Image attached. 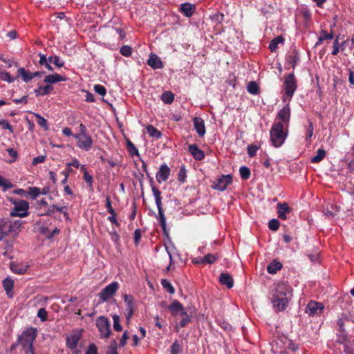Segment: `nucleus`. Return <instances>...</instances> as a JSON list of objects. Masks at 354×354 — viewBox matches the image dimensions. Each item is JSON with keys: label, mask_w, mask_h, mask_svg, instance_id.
<instances>
[{"label": "nucleus", "mask_w": 354, "mask_h": 354, "mask_svg": "<svg viewBox=\"0 0 354 354\" xmlns=\"http://www.w3.org/2000/svg\"><path fill=\"white\" fill-rule=\"evenodd\" d=\"M0 126H1L3 129H7L10 133H13V128L6 120H0Z\"/></svg>", "instance_id": "57"}, {"label": "nucleus", "mask_w": 354, "mask_h": 354, "mask_svg": "<svg viewBox=\"0 0 354 354\" xmlns=\"http://www.w3.org/2000/svg\"><path fill=\"white\" fill-rule=\"evenodd\" d=\"M196 10V6L190 3H183L180 5V11L185 17H190Z\"/></svg>", "instance_id": "20"}, {"label": "nucleus", "mask_w": 354, "mask_h": 354, "mask_svg": "<svg viewBox=\"0 0 354 354\" xmlns=\"http://www.w3.org/2000/svg\"><path fill=\"white\" fill-rule=\"evenodd\" d=\"M3 286L8 297L12 298L13 297L14 281L10 277H6L3 280Z\"/></svg>", "instance_id": "26"}, {"label": "nucleus", "mask_w": 354, "mask_h": 354, "mask_svg": "<svg viewBox=\"0 0 354 354\" xmlns=\"http://www.w3.org/2000/svg\"><path fill=\"white\" fill-rule=\"evenodd\" d=\"M79 129H80L79 133L74 134L73 136H82L89 135L88 133V130L84 124L81 123L79 126Z\"/></svg>", "instance_id": "60"}, {"label": "nucleus", "mask_w": 354, "mask_h": 354, "mask_svg": "<svg viewBox=\"0 0 354 354\" xmlns=\"http://www.w3.org/2000/svg\"><path fill=\"white\" fill-rule=\"evenodd\" d=\"M18 74L21 77L22 80L25 82H28L32 79V73L29 71L26 70L24 68H20L18 69Z\"/></svg>", "instance_id": "32"}, {"label": "nucleus", "mask_w": 354, "mask_h": 354, "mask_svg": "<svg viewBox=\"0 0 354 354\" xmlns=\"http://www.w3.org/2000/svg\"><path fill=\"white\" fill-rule=\"evenodd\" d=\"M297 88V80L293 73H289L285 77L283 83V89L285 91V96L283 97V102L291 100Z\"/></svg>", "instance_id": "4"}, {"label": "nucleus", "mask_w": 354, "mask_h": 354, "mask_svg": "<svg viewBox=\"0 0 354 354\" xmlns=\"http://www.w3.org/2000/svg\"><path fill=\"white\" fill-rule=\"evenodd\" d=\"M232 183V178H214V180H211V187L214 189L223 192Z\"/></svg>", "instance_id": "12"}, {"label": "nucleus", "mask_w": 354, "mask_h": 354, "mask_svg": "<svg viewBox=\"0 0 354 354\" xmlns=\"http://www.w3.org/2000/svg\"><path fill=\"white\" fill-rule=\"evenodd\" d=\"M17 227L16 223L12 224L10 221H2L0 223V241L14 232V228Z\"/></svg>", "instance_id": "13"}, {"label": "nucleus", "mask_w": 354, "mask_h": 354, "mask_svg": "<svg viewBox=\"0 0 354 354\" xmlns=\"http://www.w3.org/2000/svg\"><path fill=\"white\" fill-rule=\"evenodd\" d=\"M119 288V283L113 281L107 285L100 293V297L102 301H106L111 298Z\"/></svg>", "instance_id": "8"}, {"label": "nucleus", "mask_w": 354, "mask_h": 354, "mask_svg": "<svg viewBox=\"0 0 354 354\" xmlns=\"http://www.w3.org/2000/svg\"><path fill=\"white\" fill-rule=\"evenodd\" d=\"M53 90V87L50 84L39 86L35 90V93L37 96L46 95L49 94Z\"/></svg>", "instance_id": "29"}, {"label": "nucleus", "mask_w": 354, "mask_h": 354, "mask_svg": "<svg viewBox=\"0 0 354 354\" xmlns=\"http://www.w3.org/2000/svg\"><path fill=\"white\" fill-rule=\"evenodd\" d=\"M66 80V77H64V76L57 74V73L52 74V75H48L44 79V82L48 84H55V83L59 82H65Z\"/></svg>", "instance_id": "24"}, {"label": "nucleus", "mask_w": 354, "mask_h": 354, "mask_svg": "<svg viewBox=\"0 0 354 354\" xmlns=\"http://www.w3.org/2000/svg\"><path fill=\"white\" fill-rule=\"evenodd\" d=\"M286 60L288 64L294 69L299 62V53L296 50H293L286 55Z\"/></svg>", "instance_id": "22"}, {"label": "nucleus", "mask_w": 354, "mask_h": 354, "mask_svg": "<svg viewBox=\"0 0 354 354\" xmlns=\"http://www.w3.org/2000/svg\"><path fill=\"white\" fill-rule=\"evenodd\" d=\"M282 263L277 260H272L267 266V271L269 274H276L277 271L282 268Z\"/></svg>", "instance_id": "28"}, {"label": "nucleus", "mask_w": 354, "mask_h": 354, "mask_svg": "<svg viewBox=\"0 0 354 354\" xmlns=\"http://www.w3.org/2000/svg\"><path fill=\"white\" fill-rule=\"evenodd\" d=\"M120 52L123 56L129 57L132 54V48L129 46H123Z\"/></svg>", "instance_id": "51"}, {"label": "nucleus", "mask_w": 354, "mask_h": 354, "mask_svg": "<svg viewBox=\"0 0 354 354\" xmlns=\"http://www.w3.org/2000/svg\"><path fill=\"white\" fill-rule=\"evenodd\" d=\"M188 151L197 160H201L205 158L204 152L195 144L190 145L188 147Z\"/></svg>", "instance_id": "19"}, {"label": "nucleus", "mask_w": 354, "mask_h": 354, "mask_svg": "<svg viewBox=\"0 0 354 354\" xmlns=\"http://www.w3.org/2000/svg\"><path fill=\"white\" fill-rule=\"evenodd\" d=\"M347 321H351L354 323V316H353L351 313H349V315H346V314H342L341 317L337 320V326L339 327V330L340 332V334L337 335V339H339V337L340 335H345L348 337V335L346 334V331L344 329V325L345 322Z\"/></svg>", "instance_id": "16"}, {"label": "nucleus", "mask_w": 354, "mask_h": 354, "mask_svg": "<svg viewBox=\"0 0 354 354\" xmlns=\"http://www.w3.org/2000/svg\"><path fill=\"white\" fill-rule=\"evenodd\" d=\"M86 354H98L97 346L94 344H91L86 350Z\"/></svg>", "instance_id": "63"}, {"label": "nucleus", "mask_w": 354, "mask_h": 354, "mask_svg": "<svg viewBox=\"0 0 354 354\" xmlns=\"http://www.w3.org/2000/svg\"><path fill=\"white\" fill-rule=\"evenodd\" d=\"M81 337H82L81 331L73 332L66 339V346L68 348H69L70 349L76 348L77 344L81 339Z\"/></svg>", "instance_id": "14"}, {"label": "nucleus", "mask_w": 354, "mask_h": 354, "mask_svg": "<svg viewBox=\"0 0 354 354\" xmlns=\"http://www.w3.org/2000/svg\"><path fill=\"white\" fill-rule=\"evenodd\" d=\"M73 138H75L77 142V146L83 150H85L86 151H89L93 146V141L90 135L86 136H73Z\"/></svg>", "instance_id": "9"}, {"label": "nucleus", "mask_w": 354, "mask_h": 354, "mask_svg": "<svg viewBox=\"0 0 354 354\" xmlns=\"http://www.w3.org/2000/svg\"><path fill=\"white\" fill-rule=\"evenodd\" d=\"M37 317L40 318L42 322H45L48 319L47 311L45 308H39L37 312Z\"/></svg>", "instance_id": "55"}, {"label": "nucleus", "mask_w": 354, "mask_h": 354, "mask_svg": "<svg viewBox=\"0 0 354 354\" xmlns=\"http://www.w3.org/2000/svg\"><path fill=\"white\" fill-rule=\"evenodd\" d=\"M326 156V151L323 149H319L316 155L311 158V162L314 163L319 162Z\"/></svg>", "instance_id": "40"}, {"label": "nucleus", "mask_w": 354, "mask_h": 354, "mask_svg": "<svg viewBox=\"0 0 354 354\" xmlns=\"http://www.w3.org/2000/svg\"><path fill=\"white\" fill-rule=\"evenodd\" d=\"M14 207L10 212V216L26 217L28 215L29 203L25 200L13 202Z\"/></svg>", "instance_id": "6"}, {"label": "nucleus", "mask_w": 354, "mask_h": 354, "mask_svg": "<svg viewBox=\"0 0 354 354\" xmlns=\"http://www.w3.org/2000/svg\"><path fill=\"white\" fill-rule=\"evenodd\" d=\"M291 297L290 286L286 283H279L273 290L272 303L274 310L277 312L283 311Z\"/></svg>", "instance_id": "1"}, {"label": "nucleus", "mask_w": 354, "mask_h": 354, "mask_svg": "<svg viewBox=\"0 0 354 354\" xmlns=\"http://www.w3.org/2000/svg\"><path fill=\"white\" fill-rule=\"evenodd\" d=\"M203 258L204 261V265L212 264L218 259V254H207Z\"/></svg>", "instance_id": "44"}, {"label": "nucleus", "mask_w": 354, "mask_h": 354, "mask_svg": "<svg viewBox=\"0 0 354 354\" xmlns=\"http://www.w3.org/2000/svg\"><path fill=\"white\" fill-rule=\"evenodd\" d=\"M279 221L277 219L273 218L269 221L268 227L272 231H276L279 229Z\"/></svg>", "instance_id": "50"}, {"label": "nucleus", "mask_w": 354, "mask_h": 354, "mask_svg": "<svg viewBox=\"0 0 354 354\" xmlns=\"http://www.w3.org/2000/svg\"><path fill=\"white\" fill-rule=\"evenodd\" d=\"M96 326L100 332L101 338H107L110 336L111 324L109 319L104 316H100L96 319Z\"/></svg>", "instance_id": "7"}, {"label": "nucleus", "mask_w": 354, "mask_h": 354, "mask_svg": "<svg viewBox=\"0 0 354 354\" xmlns=\"http://www.w3.org/2000/svg\"><path fill=\"white\" fill-rule=\"evenodd\" d=\"M105 206H106V208L107 209V211L109 214H115V212L112 207L111 201L109 196H106Z\"/></svg>", "instance_id": "59"}, {"label": "nucleus", "mask_w": 354, "mask_h": 354, "mask_svg": "<svg viewBox=\"0 0 354 354\" xmlns=\"http://www.w3.org/2000/svg\"><path fill=\"white\" fill-rule=\"evenodd\" d=\"M72 167L75 168L76 170L80 169L82 171H84V177H91L84 168L83 166H80V164L77 160H73L71 162L68 163V167Z\"/></svg>", "instance_id": "39"}, {"label": "nucleus", "mask_w": 354, "mask_h": 354, "mask_svg": "<svg viewBox=\"0 0 354 354\" xmlns=\"http://www.w3.org/2000/svg\"><path fill=\"white\" fill-rule=\"evenodd\" d=\"M181 351V347L179 342L176 340L171 346V354H179Z\"/></svg>", "instance_id": "49"}, {"label": "nucleus", "mask_w": 354, "mask_h": 354, "mask_svg": "<svg viewBox=\"0 0 354 354\" xmlns=\"http://www.w3.org/2000/svg\"><path fill=\"white\" fill-rule=\"evenodd\" d=\"M113 320V328L115 331H122V327L120 324V318L118 315H113L112 316Z\"/></svg>", "instance_id": "48"}, {"label": "nucleus", "mask_w": 354, "mask_h": 354, "mask_svg": "<svg viewBox=\"0 0 354 354\" xmlns=\"http://www.w3.org/2000/svg\"><path fill=\"white\" fill-rule=\"evenodd\" d=\"M277 209H278V217L280 219L285 220L286 219V213L290 212V208L288 203H278L277 204Z\"/></svg>", "instance_id": "27"}, {"label": "nucleus", "mask_w": 354, "mask_h": 354, "mask_svg": "<svg viewBox=\"0 0 354 354\" xmlns=\"http://www.w3.org/2000/svg\"><path fill=\"white\" fill-rule=\"evenodd\" d=\"M241 177H249L250 175V170L246 166H242L239 169Z\"/></svg>", "instance_id": "58"}, {"label": "nucleus", "mask_w": 354, "mask_h": 354, "mask_svg": "<svg viewBox=\"0 0 354 354\" xmlns=\"http://www.w3.org/2000/svg\"><path fill=\"white\" fill-rule=\"evenodd\" d=\"M170 175V169L166 165H162L160 167V169L156 174V177H169Z\"/></svg>", "instance_id": "37"}, {"label": "nucleus", "mask_w": 354, "mask_h": 354, "mask_svg": "<svg viewBox=\"0 0 354 354\" xmlns=\"http://www.w3.org/2000/svg\"><path fill=\"white\" fill-rule=\"evenodd\" d=\"M0 78L3 81H6L8 83H12L15 81V78L10 76V74L5 71H0Z\"/></svg>", "instance_id": "47"}, {"label": "nucleus", "mask_w": 354, "mask_h": 354, "mask_svg": "<svg viewBox=\"0 0 354 354\" xmlns=\"http://www.w3.org/2000/svg\"><path fill=\"white\" fill-rule=\"evenodd\" d=\"M37 335V329L33 327H29L18 336L17 344L21 346V348L32 346Z\"/></svg>", "instance_id": "5"}, {"label": "nucleus", "mask_w": 354, "mask_h": 354, "mask_svg": "<svg viewBox=\"0 0 354 354\" xmlns=\"http://www.w3.org/2000/svg\"><path fill=\"white\" fill-rule=\"evenodd\" d=\"M161 100L167 104H170L174 102V95L171 91H165L161 95Z\"/></svg>", "instance_id": "38"}, {"label": "nucleus", "mask_w": 354, "mask_h": 354, "mask_svg": "<svg viewBox=\"0 0 354 354\" xmlns=\"http://www.w3.org/2000/svg\"><path fill=\"white\" fill-rule=\"evenodd\" d=\"M10 270L16 274H23L27 272L28 266L23 265H18L15 263H10Z\"/></svg>", "instance_id": "31"}, {"label": "nucleus", "mask_w": 354, "mask_h": 354, "mask_svg": "<svg viewBox=\"0 0 354 354\" xmlns=\"http://www.w3.org/2000/svg\"><path fill=\"white\" fill-rule=\"evenodd\" d=\"M193 122L194 129L198 136L201 138L203 137L206 132L204 120L201 118L196 117Z\"/></svg>", "instance_id": "17"}, {"label": "nucleus", "mask_w": 354, "mask_h": 354, "mask_svg": "<svg viewBox=\"0 0 354 354\" xmlns=\"http://www.w3.org/2000/svg\"><path fill=\"white\" fill-rule=\"evenodd\" d=\"M147 132L152 138H160L162 136L161 132L152 125L147 127Z\"/></svg>", "instance_id": "34"}, {"label": "nucleus", "mask_w": 354, "mask_h": 354, "mask_svg": "<svg viewBox=\"0 0 354 354\" xmlns=\"http://www.w3.org/2000/svg\"><path fill=\"white\" fill-rule=\"evenodd\" d=\"M158 210V214L160 216V225L164 231L166 230V217L163 212V209L162 206L157 207Z\"/></svg>", "instance_id": "43"}, {"label": "nucleus", "mask_w": 354, "mask_h": 354, "mask_svg": "<svg viewBox=\"0 0 354 354\" xmlns=\"http://www.w3.org/2000/svg\"><path fill=\"white\" fill-rule=\"evenodd\" d=\"M147 64L153 69L162 68L163 64L160 59L154 54H151L147 60Z\"/></svg>", "instance_id": "23"}, {"label": "nucleus", "mask_w": 354, "mask_h": 354, "mask_svg": "<svg viewBox=\"0 0 354 354\" xmlns=\"http://www.w3.org/2000/svg\"><path fill=\"white\" fill-rule=\"evenodd\" d=\"M259 147L257 145H250L248 146V153L250 157H253L256 155Z\"/></svg>", "instance_id": "56"}, {"label": "nucleus", "mask_w": 354, "mask_h": 354, "mask_svg": "<svg viewBox=\"0 0 354 354\" xmlns=\"http://www.w3.org/2000/svg\"><path fill=\"white\" fill-rule=\"evenodd\" d=\"M284 41V39L283 37L281 36H278L276 38H274V39H272L270 44H269V49L270 50L271 52H274L277 50V48H278V44H283Z\"/></svg>", "instance_id": "33"}, {"label": "nucleus", "mask_w": 354, "mask_h": 354, "mask_svg": "<svg viewBox=\"0 0 354 354\" xmlns=\"http://www.w3.org/2000/svg\"><path fill=\"white\" fill-rule=\"evenodd\" d=\"M94 91L101 96H104L106 93V89L105 88V87L100 84L95 85Z\"/></svg>", "instance_id": "54"}, {"label": "nucleus", "mask_w": 354, "mask_h": 354, "mask_svg": "<svg viewBox=\"0 0 354 354\" xmlns=\"http://www.w3.org/2000/svg\"><path fill=\"white\" fill-rule=\"evenodd\" d=\"M339 207L336 205L328 204L324 207L323 212L326 216L333 218L339 212Z\"/></svg>", "instance_id": "21"}, {"label": "nucleus", "mask_w": 354, "mask_h": 354, "mask_svg": "<svg viewBox=\"0 0 354 354\" xmlns=\"http://www.w3.org/2000/svg\"><path fill=\"white\" fill-rule=\"evenodd\" d=\"M324 308V306L322 303L310 301L306 308V313L310 316L318 315L322 313Z\"/></svg>", "instance_id": "11"}, {"label": "nucleus", "mask_w": 354, "mask_h": 354, "mask_svg": "<svg viewBox=\"0 0 354 354\" xmlns=\"http://www.w3.org/2000/svg\"><path fill=\"white\" fill-rule=\"evenodd\" d=\"M39 64L41 66H44L49 71H53V68L52 67L51 64L50 62H47V57H46V55H45L44 54H41V53H39Z\"/></svg>", "instance_id": "36"}, {"label": "nucleus", "mask_w": 354, "mask_h": 354, "mask_svg": "<svg viewBox=\"0 0 354 354\" xmlns=\"http://www.w3.org/2000/svg\"><path fill=\"white\" fill-rule=\"evenodd\" d=\"M335 354H354V341L345 335H340L335 344Z\"/></svg>", "instance_id": "3"}, {"label": "nucleus", "mask_w": 354, "mask_h": 354, "mask_svg": "<svg viewBox=\"0 0 354 354\" xmlns=\"http://www.w3.org/2000/svg\"><path fill=\"white\" fill-rule=\"evenodd\" d=\"M118 344L115 340H113L109 346L106 354H118L117 351Z\"/></svg>", "instance_id": "52"}, {"label": "nucleus", "mask_w": 354, "mask_h": 354, "mask_svg": "<svg viewBox=\"0 0 354 354\" xmlns=\"http://www.w3.org/2000/svg\"><path fill=\"white\" fill-rule=\"evenodd\" d=\"M141 236V230L140 229H136L133 234L134 243L136 245H138L140 241Z\"/></svg>", "instance_id": "61"}, {"label": "nucleus", "mask_w": 354, "mask_h": 354, "mask_svg": "<svg viewBox=\"0 0 354 354\" xmlns=\"http://www.w3.org/2000/svg\"><path fill=\"white\" fill-rule=\"evenodd\" d=\"M161 285L162 286L163 288H165L168 292L170 294H174L175 289L168 280L162 279Z\"/></svg>", "instance_id": "45"}, {"label": "nucleus", "mask_w": 354, "mask_h": 354, "mask_svg": "<svg viewBox=\"0 0 354 354\" xmlns=\"http://www.w3.org/2000/svg\"><path fill=\"white\" fill-rule=\"evenodd\" d=\"M124 302L127 304V307H133V306H134V303H133L134 298H133V297L132 295L125 294L124 295Z\"/></svg>", "instance_id": "53"}, {"label": "nucleus", "mask_w": 354, "mask_h": 354, "mask_svg": "<svg viewBox=\"0 0 354 354\" xmlns=\"http://www.w3.org/2000/svg\"><path fill=\"white\" fill-rule=\"evenodd\" d=\"M50 189L48 185L44 187L41 189L37 187H30L28 188L27 194H28L29 198L35 200L38 197L39 194H47L50 192Z\"/></svg>", "instance_id": "15"}, {"label": "nucleus", "mask_w": 354, "mask_h": 354, "mask_svg": "<svg viewBox=\"0 0 354 354\" xmlns=\"http://www.w3.org/2000/svg\"><path fill=\"white\" fill-rule=\"evenodd\" d=\"M219 281L222 285L226 286L227 288H232L234 286V279L228 273H221L219 277Z\"/></svg>", "instance_id": "25"}, {"label": "nucleus", "mask_w": 354, "mask_h": 354, "mask_svg": "<svg viewBox=\"0 0 354 354\" xmlns=\"http://www.w3.org/2000/svg\"><path fill=\"white\" fill-rule=\"evenodd\" d=\"M286 127L281 122H274L270 131V137L274 147H279L284 143L288 136Z\"/></svg>", "instance_id": "2"}, {"label": "nucleus", "mask_w": 354, "mask_h": 354, "mask_svg": "<svg viewBox=\"0 0 354 354\" xmlns=\"http://www.w3.org/2000/svg\"><path fill=\"white\" fill-rule=\"evenodd\" d=\"M321 36L319 37L318 41L315 44V46L320 45L325 39H332L333 35L332 33H328L326 30H322Z\"/></svg>", "instance_id": "41"}, {"label": "nucleus", "mask_w": 354, "mask_h": 354, "mask_svg": "<svg viewBox=\"0 0 354 354\" xmlns=\"http://www.w3.org/2000/svg\"><path fill=\"white\" fill-rule=\"evenodd\" d=\"M0 186L3 191L6 192L13 187L12 183L8 178H0Z\"/></svg>", "instance_id": "46"}, {"label": "nucleus", "mask_w": 354, "mask_h": 354, "mask_svg": "<svg viewBox=\"0 0 354 354\" xmlns=\"http://www.w3.org/2000/svg\"><path fill=\"white\" fill-rule=\"evenodd\" d=\"M247 91L252 95H257L259 93V87L256 82L252 81L248 84Z\"/></svg>", "instance_id": "35"}, {"label": "nucleus", "mask_w": 354, "mask_h": 354, "mask_svg": "<svg viewBox=\"0 0 354 354\" xmlns=\"http://www.w3.org/2000/svg\"><path fill=\"white\" fill-rule=\"evenodd\" d=\"M53 64L58 68H62L64 66V62L59 57L55 55L53 59Z\"/></svg>", "instance_id": "62"}, {"label": "nucleus", "mask_w": 354, "mask_h": 354, "mask_svg": "<svg viewBox=\"0 0 354 354\" xmlns=\"http://www.w3.org/2000/svg\"><path fill=\"white\" fill-rule=\"evenodd\" d=\"M183 308L184 307L182 304L177 299L174 300L172 303L168 306V310L174 317L178 316L182 310H183Z\"/></svg>", "instance_id": "18"}, {"label": "nucleus", "mask_w": 354, "mask_h": 354, "mask_svg": "<svg viewBox=\"0 0 354 354\" xmlns=\"http://www.w3.org/2000/svg\"><path fill=\"white\" fill-rule=\"evenodd\" d=\"M34 115L37 119V123L39 126H41L45 131H48L49 127L48 126L47 120L39 113H34Z\"/></svg>", "instance_id": "42"}, {"label": "nucleus", "mask_w": 354, "mask_h": 354, "mask_svg": "<svg viewBox=\"0 0 354 354\" xmlns=\"http://www.w3.org/2000/svg\"><path fill=\"white\" fill-rule=\"evenodd\" d=\"M290 118V108L288 102L281 110L279 111L275 121L281 122L286 127L289 124Z\"/></svg>", "instance_id": "10"}, {"label": "nucleus", "mask_w": 354, "mask_h": 354, "mask_svg": "<svg viewBox=\"0 0 354 354\" xmlns=\"http://www.w3.org/2000/svg\"><path fill=\"white\" fill-rule=\"evenodd\" d=\"M24 354H36L33 345L21 348Z\"/></svg>", "instance_id": "64"}, {"label": "nucleus", "mask_w": 354, "mask_h": 354, "mask_svg": "<svg viewBox=\"0 0 354 354\" xmlns=\"http://www.w3.org/2000/svg\"><path fill=\"white\" fill-rule=\"evenodd\" d=\"M149 180H150V183H151V185L152 187V192H153V196L155 197L156 205H157V207L162 206L161 193H160V190L156 186H154L153 185V178H149Z\"/></svg>", "instance_id": "30"}]
</instances>
